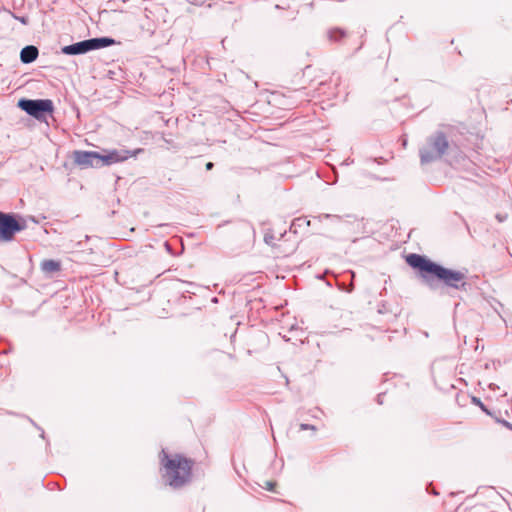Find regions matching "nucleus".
Returning <instances> with one entry per match:
<instances>
[{
  "instance_id": "f257e3e1",
  "label": "nucleus",
  "mask_w": 512,
  "mask_h": 512,
  "mask_svg": "<svg viewBox=\"0 0 512 512\" xmlns=\"http://www.w3.org/2000/svg\"><path fill=\"white\" fill-rule=\"evenodd\" d=\"M406 261L411 267L417 268L423 273L422 277L431 287L432 283L428 275L435 276L443 281L445 285L455 289L465 286V274L461 271L444 268L418 254H409Z\"/></svg>"
},
{
  "instance_id": "f03ea898",
  "label": "nucleus",
  "mask_w": 512,
  "mask_h": 512,
  "mask_svg": "<svg viewBox=\"0 0 512 512\" xmlns=\"http://www.w3.org/2000/svg\"><path fill=\"white\" fill-rule=\"evenodd\" d=\"M160 461L163 470V479L174 488L183 486L190 480L192 462L180 455L169 456L164 450Z\"/></svg>"
},
{
  "instance_id": "7ed1b4c3",
  "label": "nucleus",
  "mask_w": 512,
  "mask_h": 512,
  "mask_svg": "<svg viewBox=\"0 0 512 512\" xmlns=\"http://www.w3.org/2000/svg\"><path fill=\"white\" fill-rule=\"evenodd\" d=\"M448 141L443 133H437L428 140L427 147L420 150L422 163H428L439 159L448 149Z\"/></svg>"
},
{
  "instance_id": "20e7f679",
  "label": "nucleus",
  "mask_w": 512,
  "mask_h": 512,
  "mask_svg": "<svg viewBox=\"0 0 512 512\" xmlns=\"http://www.w3.org/2000/svg\"><path fill=\"white\" fill-rule=\"evenodd\" d=\"M115 41L112 38H92L84 41H80L71 45L64 46L62 52L66 55H78L84 54L91 50H96L104 47L113 45Z\"/></svg>"
},
{
  "instance_id": "39448f33",
  "label": "nucleus",
  "mask_w": 512,
  "mask_h": 512,
  "mask_svg": "<svg viewBox=\"0 0 512 512\" xmlns=\"http://www.w3.org/2000/svg\"><path fill=\"white\" fill-rule=\"evenodd\" d=\"M24 229L14 216L0 212V240L11 241L16 232Z\"/></svg>"
},
{
  "instance_id": "423d86ee",
  "label": "nucleus",
  "mask_w": 512,
  "mask_h": 512,
  "mask_svg": "<svg viewBox=\"0 0 512 512\" xmlns=\"http://www.w3.org/2000/svg\"><path fill=\"white\" fill-rule=\"evenodd\" d=\"M18 106L35 118H39L42 113L51 112L53 109L51 100L21 99Z\"/></svg>"
},
{
  "instance_id": "0eeeda50",
  "label": "nucleus",
  "mask_w": 512,
  "mask_h": 512,
  "mask_svg": "<svg viewBox=\"0 0 512 512\" xmlns=\"http://www.w3.org/2000/svg\"><path fill=\"white\" fill-rule=\"evenodd\" d=\"M73 159L81 168L100 167V153L95 151H75Z\"/></svg>"
},
{
  "instance_id": "6e6552de",
  "label": "nucleus",
  "mask_w": 512,
  "mask_h": 512,
  "mask_svg": "<svg viewBox=\"0 0 512 512\" xmlns=\"http://www.w3.org/2000/svg\"><path fill=\"white\" fill-rule=\"evenodd\" d=\"M131 156L127 150H110L100 154V167L125 161Z\"/></svg>"
},
{
  "instance_id": "1a4fd4ad",
  "label": "nucleus",
  "mask_w": 512,
  "mask_h": 512,
  "mask_svg": "<svg viewBox=\"0 0 512 512\" xmlns=\"http://www.w3.org/2000/svg\"><path fill=\"white\" fill-rule=\"evenodd\" d=\"M39 51L36 46L28 45L20 52V60L24 64H29L35 61L38 57Z\"/></svg>"
},
{
  "instance_id": "9d476101",
  "label": "nucleus",
  "mask_w": 512,
  "mask_h": 512,
  "mask_svg": "<svg viewBox=\"0 0 512 512\" xmlns=\"http://www.w3.org/2000/svg\"><path fill=\"white\" fill-rule=\"evenodd\" d=\"M41 268L44 272L54 273L60 270V263L54 260H45L42 262Z\"/></svg>"
},
{
  "instance_id": "9b49d317",
  "label": "nucleus",
  "mask_w": 512,
  "mask_h": 512,
  "mask_svg": "<svg viewBox=\"0 0 512 512\" xmlns=\"http://www.w3.org/2000/svg\"><path fill=\"white\" fill-rule=\"evenodd\" d=\"M343 36V32L341 30H333L329 32V37L332 40H338Z\"/></svg>"
},
{
  "instance_id": "f8f14e48",
  "label": "nucleus",
  "mask_w": 512,
  "mask_h": 512,
  "mask_svg": "<svg viewBox=\"0 0 512 512\" xmlns=\"http://www.w3.org/2000/svg\"><path fill=\"white\" fill-rule=\"evenodd\" d=\"M300 429H301V430H306V429H307V430H310V429H311V430L315 431V430H316V427H315V426H313V425H309V424H301V425H300Z\"/></svg>"
},
{
  "instance_id": "ddd939ff",
  "label": "nucleus",
  "mask_w": 512,
  "mask_h": 512,
  "mask_svg": "<svg viewBox=\"0 0 512 512\" xmlns=\"http://www.w3.org/2000/svg\"><path fill=\"white\" fill-rule=\"evenodd\" d=\"M274 486H275V483L274 482H271V481H266L265 482V488L269 491H272L274 489Z\"/></svg>"
},
{
  "instance_id": "4468645a",
  "label": "nucleus",
  "mask_w": 512,
  "mask_h": 512,
  "mask_svg": "<svg viewBox=\"0 0 512 512\" xmlns=\"http://www.w3.org/2000/svg\"><path fill=\"white\" fill-rule=\"evenodd\" d=\"M15 18L17 20H19L24 25L28 24V18L27 17H15Z\"/></svg>"
},
{
  "instance_id": "2eb2a0df",
  "label": "nucleus",
  "mask_w": 512,
  "mask_h": 512,
  "mask_svg": "<svg viewBox=\"0 0 512 512\" xmlns=\"http://www.w3.org/2000/svg\"><path fill=\"white\" fill-rule=\"evenodd\" d=\"M212 167H213V163H212V162H208V163L206 164V169H207V170L212 169Z\"/></svg>"
},
{
  "instance_id": "dca6fc26",
  "label": "nucleus",
  "mask_w": 512,
  "mask_h": 512,
  "mask_svg": "<svg viewBox=\"0 0 512 512\" xmlns=\"http://www.w3.org/2000/svg\"><path fill=\"white\" fill-rule=\"evenodd\" d=\"M265 241H266V242L270 241V238H268L267 236H265Z\"/></svg>"
},
{
  "instance_id": "f3484780",
  "label": "nucleus",
  "mask_w": 512,
  "mask_h": 512,
  "mask_svg": "<svg viewBox=\"0 0 512 512\" xmlns=\"http://www.w3.org/2000/svg\"><path fill=\"white\" fill-rule=\"evenodd\" d=\"M265 241H266V242L270 241V238H268L267 236H265Z\"/></svg>"
}]
</instances>
